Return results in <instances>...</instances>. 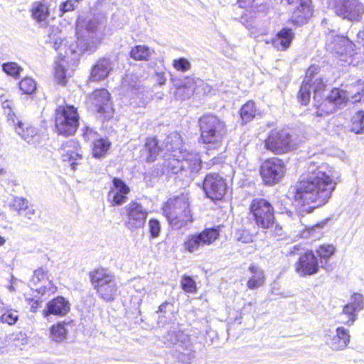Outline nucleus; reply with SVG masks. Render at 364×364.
<instances>
[{"instance_id":"f257e3e1","label":"nucleus","mask_w":364,"mask_h":364,"mask_svg":"<svg viewBox=\"0 0 364 364\" xmlns=\"http://www.w3.org/2000/svg\"><path fill=\"white\" fill-rule=\"evenodd\" d=\"M105 24L102 21L79 18L76 22V43L68 45V42L62 38L58 26L49 28L46 42L58 52L55 75L59 83L64 85L65 78L70 76L73 69L70 71L69 68L75 65L77 60V49L82 53H94L105 36Z\"/></svg>"},{"instance_id":"f03ea898","label":"nucleus","mask_w":364,"mask_h":364,"mask_svg":"<svg viewBox=\"0 0 364 364\" xmlns=\"http://www.w3.org/2000/svg\"><path fill=\"white\" fill-rule=\"evenodd\" d=\"M340 173L327 164H311L294 188V199L308 213L328 203L340 181Z\"/></svg>"},{"instance_id":"7ed1b4c3","label":"nucleus","mask_w":364,"mask_h":364,"mask_svg":"<svg viewBox=\"0 0 364 364\" xmlns=\"http://www.w3.org/2000/svg\"><path fill=\"white\" fill-rule=\"evenodd\" d=\"M318 71L319 68L317 65H311L308 68L299 92L301 103L306 105L310 100V90H314V100L317 109V116L332 113L337 107L348 101L352 103L360 101L363 89L358 82L342 85L341 88H334L330 95L323 100L321 93L325 90L326 82L320 76H317Z\"/></svg>"},{"instance_id":"20e7f679","label":"nucleus","mask_w":364,"mask_h":364,"mask_svg":"<svg viewBox=\"0 0 364 364\" xmlns=\"http://www.w3.org/2000/svg\"><path fill=\"white\" fill-rule=\"evenodd\" d=\"M166 150L170 155L165 159L163 173L170 176L184 172L186 176L196 174L201 168V159L197 153L187 150L181 135L170 134L166 139Z\"/></svg>"},{"instance_id":"39448f33","label":"nucleus","mask_w":364,"mask_h":364,"mask_svg":"<svg viewBox=\"0 0 364 364\" xmlns=\"http://www.w3.org/2000/svg\"><path fill=\"white\" fill-rule=\"evenodd\" d=\"M163 212L173 228L179 229L186 225L192 221L189 195L181 193L169 198L164 205Z\"/></svg>"},{"instance_id":"423d86ee","label":"nucleus","mask_w":364,"mask_h":364,"mask_svg":"<svg viewBox=\"0 0 364 364\" xmlns=\"http://www.w3.org/2000/svg\"><path fill=\"white\" fill-rule=\"evenodd\" d=\"M168 346H174L173 356L184 364H190L196 353V338L183 331H170L163 337Z\"/></svg>"},{"instance_id":"0eeeda50","label":"nucleus","mask_w":364,"mask_h":364,"mask_svg":"<svg viewBox=\"0 0 364 364\" xmlns=\"http://www.w3.org/2000/svg\"><path fill=\"white\" fill-rule=\"evenodd\" d=\"M200 141L210 148H217L221 144L225 134V124L219 117L205 114L199 119Z\"/></svg>"},{"instance_id":"6e6552de","label":"nucleus","mask_w":364,"mask_h":364,"mask_svg":"<svg viewBox=\"0 0 364 364\" xmlns=\"http://www.w3.org/2000/svg\"><path fill=\"white\" fill-rule=\"evenodd\" d=\"M250 212L258 227L272 230L274 235H282V227L276 223L274 208L269 201L263 198L252 200L250 205Z\"/></svg>"},{"instance_id":"1a4fd4ad","label":"nucleus","mask_w":364,"mask_h":364,"mask_svg":"<svg viewBox=\"0 0 364 364\" xmlns=\"http://www.w3.org/2000/svg\"><path fill=\"white\" fill-rule=\"evenodd\" d=\"M92 284L100 299L109 302L115 299L118 287L114 276L107 269H99L90 274Z\"/></svg>"},{"instance_id":"9d476101","label":"nucleus","mask_w":364,"mask_h":364,"mask_svg":"<svg viewBox=\"0 0 364 364\" xmlns=\"http://www.w3.org/2000/svg\"><path fill=\"white\" fill-rule=\"evenodd\" d=\"M55 122L58 134L65 136L73 135L79 125L77 109L72 105L60 106L55 110Z\"/></svg>"},{"instance_id":"9b49d317","label":"nucleus","mask_w":364,"mask_h":364,"mask_svg":"<svg viewBox=\"0 0 364 364\" xmlns=\"http://www.w3.org/2000/svg\"><path fill=\"white\" fill-rule=\"evenodd\" d=\"M220 233L217 228H206L196 234L189 235L183 244L186 251L194 253L204 246L212 245L219 237Z\"/></svg>"},{"instance_id":"f8f14e48","label":"nucleus","mask_w":364,"mask_h":364,"mask_svg":"<svg viewBox=\"0 0 364 364\" xmlns=\"http://www.w3.org/2000/svg\"><path fill=\"white\" fill-rule=\"evenodd\" d=\"M286 171L284 162L279 158H271L264 161L259 169L263 182L267 186L279 183Z\"/></svg>"},{"instance_id":"ddd939ff","label":"nucleus","mask_w":364,"mask_h":364,"mask_svg":"<svg viewBox=\"0 0 364 364\" xmlns=\"http://www.w3.org/2000/svg\"><path fill=\"white\" fill-rule=\"evenodd\" d=\"M265 148L276 154L287 153L294 148L292 136L286 130H274L264 142Z\"/></svg>"},{"instance_id":"4468645a","label":"nucleus","mask_w":364,"mask_h":364,"mask_svg":"<svg viewBox=\"0 0 364 364\" xmlns=\"http://www.w3.org/2000/svg\"><path fill=\"white\" fill-rule=\"evenodd\" d=\"M127 220L125 222V226L127 229L133 231L143 228L149 211L141 204L132 201L124 208Z\"/></svg>"},{"instance_id":"2eb2a0df","label":"nucleus","mask_w":364,"mask_h":364,"mask_svg":"<svg viewBox=\"0 0 364 364\" xmlns=\"http://www.w3.org/2000/svg\"><path fill=\"white\" fill-rule=\"evenodd\" d=\"M337 15L350 21H359L364 14V6L358 0H336Z\"/></svg>"},{"instance_id":"dca6fc26","label":"nucleus","mask_w":364,"mask_h":364,"mask_svg":"<svg viewBox=\"0 0 364 364\" xmlns=\"http://www.w3.org/2000/svg\"><path fill=\"white\" fill-rule=\"evenodd\" d=\"M364 308V299L362 294L355 293L350 301L346 304L339 315L340 322L347 325H353L357 319L358 313Z\"/></svg>"},{"instance_id":"f3484780","label":"nucleus","mask_w":364,"mask_h":364,"mask_svg":"<svg viewBox=\"0 0 364 364\" xmlns=\"http://www.w3.org/2000/svg\"><path fill=\"white\" fill-rule=\"evenodd\" d=\"M203 188L212 200H220L225 194L227 186L224 179L217 173H209L204 179Z\"/></svg>"},{"instance_id":"a211bd4d","label":"nucleus","mask_w":364,"mask_h":364,"mask_svg":"<svg viewBox=\"0 0 364 364\" xmlns=\"http://www.w3.org/2000/svg\"><path fill=\"white\" fill-rule=\"evenodd\" d=\"M89 99L97 112L104 114L105 117H109L112 115L113 108L110 94L106 89L95 90Z\"/></svg>"},{"instance_id":"6ab92c4d","label":"nucleus","mask_w":364,"mask_h":364,"mask_svg":"<svg viewBox=\"0 0 364 364\" xmlns=\"http://www.w3.org/2000/svg\"><path fill=\"white\" fill-rule=\"evenodd\" d=\"M129 187L120 178H113L112 185L107 193V201L112 205H121L127 200Z\"/></svg>"},{"instance_id":"aec40b11","label":"nucleus","mask_w":364,"mask_h":364,"mask_svg":"<svg viewBox=\"0 0 364 364\" xmlns=\"http://www.w3.org/2000/svg\"><path fill=\"white\" fill-rule=\"evenodd\" d=\"M70 310V304L63 296H57L46 304L45 309L42 311L44 318L49 320L50 315L57 316H65Z\"/></svg>"},{"instance_id":"412c9836","label":"nucleus","mask_w":364,"mask_h":364,"mask_svg":"<svg viewBox=\"0 0 364 364\" xmlns=\"http://www.w3.org/2000/svg\"><path fill=\"white\" fill-rule=\"evenodd\" d=\"M318 262L313 252H305L300 256L296 264V272L301 276L312 275L317 273Z\"/></svg>"},{"instance_id":"4be33fe9","label":"nucleus","mask_w":364,"mask_h":364,"mask_svg":"<svg viewBox=\"0 0 364 364\" xmlns=\"http://www.w3.org/2000/svg\"><path fill=\"white\" fill-rule=\"evenodd\" d=\"M313 10L311 0H300L299 6L292 12L291 22L297 26L303 25L311 17Z\"/></svg>"},{"instance_id":"5701e85b","label":"nucleus","mask_w":364,"mask_h":364,"mask_svg":"<svg viewBox=\"0 0 364 364\" xmlns=\"http://www.w3.org/2000/svg\"><path fill=\"white\" fill-rule=\"evenodd\" d=\"M331 36L328 38V49L341 55H351V42L343 36H336L331 39Z\"/></svg>"},{"instance_id":"b1692460","label":"nucleus","mask_w":364,"mask_h":364,"mask_svg":"<svg viewBox=\"0 0 364 364\" xmlns=\"http://www.w3.org/2000/svg\"><path fill=\"white\" fill-rule=\"evenodd\" d=\"M113 69L111 60L108 58L100 59L92 68L90 80L100 81L107 78Z\"/></svg>"},{"instance_id":"393cba45","label":"nucleus","mask_w":364,"mask_h":364,"mask_svg":"<svg viewBox=\"0 0 364 364\" xmlns=\"http://www.w3.org/2000/svg\"><path fill=\"white\" fill-rule=\"evenodd\" d=\"M326 343L333 350H342L350 343V335L348 331L343 327L336 328V333L333 336H328Z\"/></svg>"},{"instance_id":"a878e982","label":"nucleus","mask_w":364,"mask_h":364,"mask_svg":"<svg viewBox=\"0 0 364 364\" xmlns=\"http://www.w3.org/2000/svg\"><path fill=\"white\" fill-rule=\"evenodd\" d=\"M63 149L64 150V153L63 154V160L68 161H73L71 166H73V168L75 169V166L77 164L75 161L82 159V151L79 142L75 140L70 139L63 145Z\"/></svg>"},{"instance_id":"bb28decb","label":"nucleus","mask_w":364,"mask_h":364,"mask_svg":"<svg viewBox=\"0 0 364 364\" xmlns=\"http://www.w3.org/2000/svg\"><path fill=\"white\" fill-rule=\"evenodd\" d=\"M13 127L16 132L28 143L33 144L39 143L40 136L33 127L26 125L19 120L16 121V125Z\"/></svg>"},{"instance_id":"cd10ccee","label":"nucleus","mask_w":364,"mask_h":364,"mask_svg":"<svg viewBox=\"0 0 364 364\" xmlns=\"http://www.w3.org/2000/svg\"><path fill=\"white\" fill-rule=\"evenodd\" d=\"M294 37L291 28H284L272 39V44L277 50H285L290 46Z\"/></svg>"},{"instance_id":"c85d7f7f","label":"nucleus","mask_w":364,"mask_h":364,"mask_svg":"<svg viewBox=\"0 0 364 364\" xmlns=\"http://www.w3.org/2000/svg\"><path fill=\"white\" fill-rule=\"evenodd\" d=\"M249 276L247 287L250 289H256L264 284L265 275L263 269L255 264H252L249 267Z\"/></svg>"},{"instance_id":"c756f323","label":"nucleus","mask_w":364,"mask_h":364,"mask_svg":"<svg viewBox=\"0 0 364 364\" xmlns=\"http://www.w3.org/2000/svg\"><path fill=\"white\" fill-rule=\"evenodd\" d=\"M33 18L40 27H46L48 24L49 10L48 6L41 2H35L31 9Z\"/></svg>"},{"instance_id":"7c9ffc66","label":"nucleus","mask_w":364,"mask_h":364,"mask_svg":"<svg viewBox=\"0 0 364 364\" xmlns=\"http://www.w3.org/2000/svg\"><path fill=\"white\" fill-rule=\"evenodd\" d=\"M73 327V321L58 322L50 328V338L57 343H60L67 338L68 333Z\"/></svg>"},{"instance_id":"2f4dec72","label":"nucleus","mask_w":364,"mask_h":364,"mask_svg":"<svg viewBox=\"0 0 364 364\" xmlns=\"http://www.w3.org/2000/svg\"><path fill=\"white\" fill-rule=\"evenodd\" d=\"M177 310L173 304L168 301L164 302L159 306L156 313L159 314V318L161 323H168L175 319V314Z\"/></svg>"},{"instance_id":"473e14b6","label":"nucleus","mask_w":364,"mask_h":364,"mask_svg":"<svg viewBox=\"0 0 364 364\" xmlns=\"http://www.w3.org/2000/svg\"><path fill=\"white\" fill-rule=\"evenodd\" d=\"M161 148L158 146V142L155 138H148L146 141L143 152L147 154L146 161L148 162L154 161L160 152Z\"/></svg>"},{"instance_id":"72a5a7b5","label":"nucleus","mask_w":364,"mask_h":364,"mask_svg":"<svg viewBox=\"0 0 364 364\" xmlns=\"http://www.w3.org/2000/svg\"><path fill=\"white\" fill-rule=\"evenodd\" d=\"M154 50L145 45L136 46L132 48L130 56L135 60H148Z\"/></svg>"},{"instance_id":"f704fd0d","label":"nucleus","mask_w":364,"mask_h":364,"mask_svg":"<svg viewBox=\"0 0 364 364\" xmlns=\"http://www.w3.org/2000/svg\"><path fill=\"white\" fill-rule=\"evenodd\" d=\"M111 143L107 139L100 138L93 142L92 155L95 158L104 157Z\"/></svg>"},{"instance_id":"c9c22d12","label":"nucleus","mask_w":364,"mask_h":364,"mask_svg":"<svg viewBox=\"0 0 364 364\" xmlns=\"http://www.w3.org/2000/svg\"><path fill=\"white\" fill-rule=\"evenodd\" d=\"M18 319V311L7 306H0V321L9 325H14Z\"/></svg>"},{"instance_id":"e433bc0d","label":"nucleus","mask_w":364,"mask_h":364,"mask_svg":"<svg viewBox=\"0 0 364 364\" xmlns=\"http://www.w3.org/2000/svg\"><path fill=\"white\" fill-rule=\"evenodd\" d=\"M350 131L357 134L364 133V111L358 110L353 115Z\"/></svg>"},{"instance_id":"4c0bfd02","label":"nucleus","mask_w":364,"mask_h":364,"mask_svg":"<svg viewBox=\"0 0 364 364\" xmlns=\"http://www.w3.org/2000/svg\"><path fill=\"white\" fill-rule=\"evenodd\" d=\"M256 112L257 109L255 102L249 101L241 108L240 115L245 122H248L255 117Z\"/></svg>"},{"instance_id":"58836bf2","label":"nucleus","mask_w":364,"mask_h":364,"mask_svg":"<svg viewBox=\"0 0 364 364\" xmlns=\"http://www.w3.org/2000/svg\"><path fill=\"white\" fill-rule=\"evenodd\" d=\"M12 101L7 98H4V96L1 97V105L4 109L5 114L7 115L8 122L11 125L15 126L18 119L15 114L12 112Z\"/></svg>"},{"instance_id":"ea45409f","label":"nucleus","mask_w":364,"mask_h":364,"mask_svg":"<svg viewBox=\"0 0 364 364\" xmlns=\"http://www.w3.org/2000/svg\"><path fill=\"white\" fill-rule=\"evenodd\" d=\"M336 248L332 245H322L319 246L317 249V254L321 258L320 263L323 266L324 260V264H326L328 259L334 254Z\"/></svg>"},{"instance_id":"a19ab883","label":"nucleus","mask_w":364,"mask_h":364,"mask_svg":"<svg viewBox=\"0 0 364 364\" xmlns=\"http://www.w3.org/2000/svg\"><path fill=\"white\" fill-rule=\"evenodd\" d=\"M19 88L23 94L31 95L36 90V81L29 77H24L19 83Z\"/></svg>"},{"instance_id":"79ce46f5","label":"nucleus","mask_w":364,"mask_h":364,"mask_svg":"<svg viewBox=\"0 0 364 364\" xmlns=\"http://www.w3.org/2000/svg\"><path fill=\"white\" fill-rule=\"evenodd\" d=\"M324 223H318L311 227H306L304 230L301 237H319L321 235V230L323 227Z\"/></svg>"},{"instance_id":"37998d69","label":"nucleus","mask_w":364,"mask_h":364,"mask_svg":"<svg viewBox=\"0 0 364 364\" xmlns=\"http://www.w3.org/2000/svg\"><path fill=\"white\" fill-rule=\"evenodd\" d=\"M27 202L28 200L23 198L14 197L9 203V206L11 210L16 211L20 215L23 208H26Z\"/></svg>"},{"instance_id":"c03bdc74","label":"nucleus","mask_w":364,"mask_h":364,"mask_svg":"<svg viewBox=\"0 0 364 364\" xmlns=\"http://www.w3.org/2000/svg\"><path fill=\"white\" fill-rule=\"evenodd\" d=\"M182 289L187 293H194L196 291V282L189 276H183L181 281Z\"/></svg>"},{"instance_id":"a18cd8bd","label":"nucleus","mask_w":364,"mask_h":364,"mask_svg":"<svg viewBox=\"0 0 364 364\" xmlns=\"http://www.w3.org/2000/svg\"><path fill=\"white\" fill-rule=\"evenodd\" d=\"M49 279L48 277V272L43 268H39L34 271L31 282L34 284H37L40 282H43L48 281Z\"/></svg>"},{"instance_id":"49530a36","label":"nucleus","mask_w":364,"mask_h":364,"mask_svg":"<svg viewBox=\"0 0 364 364\" xmlns=\"http://www.w3.org/2000/svg\"><path fill=\"white\" fill-rule=\"evenodd\" d=\"M78 4L77 0H68L62 2L59 6V15L63 16L67 12L74 11Z\"/></svg>"},{"instance_id":"de8ad7c7","label":"nucleus","mask_w":364,"mask_h":364,"mask_svg":"<svg viewBox=\"0 0 364 364\" xmlns=\"http://www.w3.org/2000/svg\"><path fill=\"white\" fill-rule=\"evenodd\" d=\"M3 70L14 77L19 75L21 68L16 63H6L2 65Z\"/></svg>"},{"instance_id":"09e8293b","label":"nucleus","mask_w":364,"mask_h":364,"mask_svg":"<svg viewBox=\"0 0 364 364\" xmlns=\"http://www.w3.org/2000/svg\"><path fill=\"white\" fill-rule=\"evenodd\" d=\"M173 66L178 71L186 72L191 69V63L184 58H180L173 60Z\"/></svg>"},{"instance_id":"8fccbe9b","label":"nucleus","mask_w":364,"mask_h":364,"mask_svg":"<svg viewBox=\"0 0 364 364\" xmlns=\"http://www.w3.org/2000/svg\"><path fill=\"white\" fill-rule=\"evenodd\" d=\"M237 241L242 243H250L253 241V236L247 230H238L235 235Z\"/></svg>"},{"instance_id":"3c124183","label":"nucleus","mask_w":364,"mask_h":364,"mask_svg":"<svg viewBox=\"0 0 364 364\" xmlns=\"http://www.w3.org/2000/svg\"><path fill=\"white\" fill-rule=\"evenodd\" d=\"M151 236L154 238L158 237L161 232V225L156 219H151L149 223Z\"/></svg>"},{"instance_id":"603ef678","label":"nucleus","mask_w":364,"mask_h":364,"mask_svg":"<svg viewBox=\"0 0 364 364\" xmlns=\"http://www.w3.org/2000/svg\"><path fill=\"white\" fill-rule=\"evenodd\" d=\"M82 136L85 141H93V142L97 140V133L89 127H85L82 130Z\"/></svg>"},{"instance_id":"864d4df0","label":"nucleus","mask_w":364,"mask_h":364,"mask_svg":"<svg viewBox=\"0 0 364 364\" xmlns=\"http://www.w3.org/2000/svg\"><path fill=\"white\" fill-rule=\"evenodd\" d=\"M36 211L34 206L27 202L26 208H23V210L21 211L19 215L25 217L28 219H33L36 215Z\"/></svg>"},{"instance_id":"5fc2aeb1","label":"nucleus","mask_w":364,"mask_h":364,"mask_svg":"<svg viewBox=\"0 0 364 364\" xmlns=\"http://www.w3.org/2000/svg\"><path fill=\"white\" fill-rule=\"evenodd\" d=\"M156 81L160 85H164L166 83V77L164 75V73H157L156 74Z\"/></svg>"},{"instance_id":"6e6d98bb","label":"nucleus","mask_w":364,"mask_h":364,"mask_svg":"<svg viewBox=\"0 0 364 364\" xmlns=\"http://www.w3.org/2000/svg\"><path fill=\"white\" fill-rule=\"evenodd\" d=\"M255 0H239V4L241 7H246L251 5Z\"/></svg>"},{"instance_id":"4d7b16f0","label":"nucleus","mask_w":364,"mask_h":364,"mask_svg":"<svg viewBox=\"0 0 364 364\" xmlns=\"http://www.w3.org/2000/svg\"><path fill=\"white\" fill-rule=\"evenodd\" d=\"M4 160L0 158V175L5 173Z\"/></svg>"},{"instance_id":"13d9d810","label":"nucleus","mask_w":364,"mask_h":364,"mask_svg":"<svg viewBox=\"0 0 364 364\" xmlns=\"http://www.w3.org/2000/svg\"><path fill=\"white\" fill-rule=\"evenodd\" d=\"M39 305V301L38 300L32 301V304L31 305V311L35 312L36 310L38 309Z\"/></svg>"},{"instance_id":"bf43d9fd","label":"nucleus","mask_w":364,"mask_h":364,"mask_svg":"<svg viewBox=\"0 0 364 364\" xmlns=\"http://www.w3.org/2000/svg\"><path fill=\"white\" fill-rule=\"evenodd\" d=\"M185 90H186V88L183 87H180L177 88L176 95V96L182 95L183 94Z\"/></svg>"},{"instance_id":"052dcab7","label":"nucleus","mask_w":364,"mask_h":364,"mask_svg":"<svg viewBox=\"0 0 364 364\" xmlns=\"http://www.w3.org/2000/svg\"><path fill=\"white\" fill-rule=\"evenodd\" d=\"M358 41H363L364 38V31H359L357 33Z\"/></svg>"},{"instance_id":"680f3d73","label":"nucleus","mask_w":364,"mask_h":364,"mask_svg":"<svg viewBox=\"0 0 364 364\" xmlns=\"http://www.w3.org/2000/svg\"><path fill=\"white\" fill-rule=\"evenodd\" d=\"M289 4H299L300 0H285Z\"/></svg>"},{"instance_id":"e2e57ef3","label":"nucleus","mask_w":364,"mask_h":364,"mask_svg":"<svg viewBox=\"0 0 364 364\" xmlns=\"http://www.w3.org/2000/svg\"><path fill=\"white\" fill-rule=\"evenodd\" d=\"M293 250H291V248L290 249V251H289V253L290 254H294V251L296 250H299V246L298 245H294L293 247H292Z\"/></svg>"},{"instance_id":"0e129e2a","label":"nucleus","mask_w":364,"mask_h":364,"mask_svg":"<svg viewBox=\"0 0 364 364\" xmlns=\"http://www.w3.org/2000/svg\"><path fill=\"white\" fill-rule=\"evenodd\" d=\"M5 242H6L5 239L4 237H2L1 236H0V246L4 245Z\"/></svg>"}]
</instances>
